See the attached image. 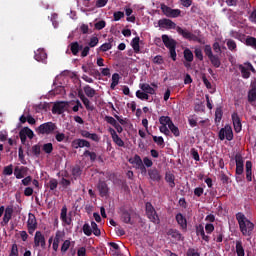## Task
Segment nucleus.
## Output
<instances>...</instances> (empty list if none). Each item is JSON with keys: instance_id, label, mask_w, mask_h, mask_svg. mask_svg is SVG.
I'll return each instance as SVG.
<instances>
[{"instance_id": "f257e3e1", "label": "nucleus", "mask_w": 256, "mask_h": 256, "mask_svg": "<svg viewBox=\"0 0 256 256\" xmlns=\"http://www.w3.org/2000/svg\"><path fill=\"white\" fill-rule=\"evenodd\" d=\"M236 220L238 221L240 232L244 237H251L253 235V229H255V224L251 222L245 214L238 212L236 214Z\"/></svg>"}, {"instance_id": "f03ea898", "label": "nucleus", "mask_w": 256, "mask_h": 256, "mask_svg": "<svg viewBox=\"0 0 256 256\" xmlns=\"http://www.w3.org/2000/svg\"><path fill=\"white\" fill-rule=\"evenodd\" d=\"M145 209L148 219L155 225H159L161 220L159 219V215H157V211L155 210V207H153V204H151V202H147L145 204Z\"/></svg>"}, {"instance_id": "7ed1b4c3", "label": "nucleus", "mask_w": 256, "mask_h": 256, "mask_svg": "<svg viewBox=\"0 0 256 256\" xmlns=\"http://www.w3.org/2000/svg\"><path fill=\"white\" fill-rule=\"evenodd\" d=\"M178 35H181L183 39H187L188 41H196L197 43H200L201 45H205V41H203L201 38H199L197 35L191 33L187 28H177Z\"/></svg>"}, {"instance_id": "20e7f679", "label": "nucleus", "mask_w": 256, "mask_h": 256, "mask_svg": "<svg viewBox=\"0 0 256 256\" xmlns=\"http://www.w3.org/2000/svg\"><path fill=\"white\" fill-rule=\"evenodd\" d=\"M57 129V124L53 122H46L41 124L38 128H36V132L38 135H51L53 131Z\"/></svg>"}, {"instance_id": "39448f33", "label": "nucleus", "mask_w": 256, "mask_h": 256, "mask_svg": "<svg viewBox=\"0 0 256 256\" xmlns=\"http://www.w3.org/2000/svg\"><path fill=\"white\" fill-rule=\"evenodd\" d=\"M233 128L231 125H225V127L221 128L218 132V138L220 141H233Z\"/></svg>"}, {"instance_id": "423d86ee", "label": "nucleus", "mask_w": 256, "mask_h": 256, "mask_svg": "<svg viewBox=\"0 0 256 256\" xmlns=\"http://www.w3.org/2000/svg\"><path fill=\"white\" fill-rule=\"evenodd\" d=\"M160 9L162 13H164V15L170 19H176V17L181 16V10L173 9L165 4H161Z\"/></svg>"}, {"instance_id": "0eeeda50", "label": "nucleus", "mask_w": 256, "mask_h": 256, "mask_svg": "<svg viewBox=\"0 0 256 256\" xmlns=\"http://www.w3.org/2000/svg\"><path fill=\"white\" fill-rule=\"evenodd\" d=\"M34 247H41V249H47V241L45 235L41 231H36L34 235Z\"/></svg>"}, {"instance_id": "6e6552de", "label": "nucleus", "mask_w": 256, "mask_h": 256, "mask_svg": "<svg viewBox=\"0 0 256 256\" xmlns=\"http://www.w3.org/2000/svg\"><path fill=\"white\" fill-rule=\"evenodd\" d=\"M19 137L22 145H25V143H27V137L28 139H33L35 137V133L29 127H24L20 130Z\"/></svg>"}, {"instance_id": "1a4fd4ad", "label": "nucleus", "mask_w": 256, "mask_h": 256, "mask_svg": "<svg viewBox=\"0 0 256 256\" xmlns=\"http://www.w3.org/2000/svg\"><path fill=\"white\" fill-rule=\"evenodd\" d=\"M27 229L29 235H33V233H35V231L37 230V218L33 213L28 214Z\"/></svg>"}, {"instance_id": "9d476101", "label": "nucleus", "mask_w": 256, "mask_h": 256, "mask_svg": "<svg viewBox=\"0 0 256 256\" xmlns=\"http://www.w3.org/2000/svg\"><path fill=\"white\" fill-rule=\"evenodd\" d=\"M159 27L162 29H181L180 26H177L175 22H173L171 19L163 18L158 21Z\"/></svg>"}, {"instance_id": "9b49d317", "label": "nucleus", "mask_w": 256, "mask_h": 256, "mask_svg": "<svg viewBox=\"0 0 256 256\" xmlns=\"http://www.w3.org/2000/svg\"><path fill=\"white\" fill-rule=\"evenodd\" d=\"M71 147L73 149H83V147H86L87 149H89L91 147V142L85 140V139H74L71 143Z\"/></svg>"}, {"instance_id": "f8f14e48", "label": "nucleus", "mask_w": 256, "mask_h": 256, "mask_svg": "<svg viewBox=\"0 0 256 256\" xmlns=\"http://www.w3.org/2000/svg\"><path fill=\"white\" fill-rule=\"evenodd\" d=\"M231 117L235 133H241V131L243 130V124L241 123V118L239 117V114L237 112H234Z\"/></svg>"}, {"instance_id": "ddd939ff", "label": "nucleus", "mask_w": 256, "mask_h": 256, "mask_svg": "<svg viewBox=\"0 0 256 256\" xmlns=\"http://www.w3.org/2000/svg\"><path fill=\"white\" fill-rule=\"evenodd\" d=\"M67 105V102H56L52 108L53 115H63V113H65V108L67 107Z\"/></svg>"}, {"instance_id": "4468645a", "label": "nucleus", "mask_w": 256, "mask_h": 256, "mask_svg": "<svg viewBox=\"0 0 256 256\" xmlns=\"http://www.w3.org/2000/svg\"><path fill=\"white\" fill-rule=\"evenodd\" d=\"M80 134L81 137H84V139H90V141H94L95 143H99V141H101V137H99V134L97 133H91L87 130H81Z\"/></svg>"}, {"instance_id": "2eb2a0df", "label": "nucleus", "mask_w": 256, "mask_h": 256, "mask_svg": "<svg viewBox=\"0 0 256 256\" xmlns=\"http://www.w3.org/2000/svg\"><path fill=\"white\" fill-rule=\"evenodd\" d=\"M111 137H112V141L118 146V147H125V142L123 141V139H121V137H119V135L117 134V131H115V129L113 128H109L108 129Z\"/></svg>"}, {"instance_id": "dca6fc26", "label": "nucleus", "mask_w": 256, "mask_h": 256, "mask_svg": "<svg viewBox=\"0 0 256 256\" xmlns=\"http://www.w3.org/2000/svg\"><path fill=\"white\" fill-rule=\"evenodd\" d=\"M162 42L164 43L166 49H172L173 47H177V41L167 34L162 35Z\"/></svg>"}, {"instance_id": "f3484780", "label": "nucleus", "mask_w": 256, "mask_h": 256, "mask_svg": "<svg viewBox=\"0 0 256 256\" xmlns=\"http://www.w3.org/2000/svg\"><path fill=\"white\" fill-rule=\"evenodd\" d=\"M12 217H13V208L11 206H8L5 209L3 220L1 221L2 227H5V225H9V221H11Z\"/></svg>"}, {"instance_id": "a211bd4d", "label": "nucleus", "mask_w": 256, "mask_h": 256, "mask_svg": "<svg viewBox=\"0 0 256 256\" xmlns=\"http://www.w3.org/2000/svg\"><path fill=\"white\" fill-rule=\"evenodd\" d=\"M175 219L180 226V229L184 232H187V218L183 216L181 213L176 214Z\"/></svg>"}, {"instance_id": "6ab92c4d", "label": "nucleus", "mask_w": 256, "mask_h": 256, "mask_svg": "<svg viewBox=\"0 0 256 256\" xmlns=\"http://www.w3.org/2000/svg\"><path fill=\"white\" fill-rule=\"evenodd\" d=\"M148 175H149V178L151 179V181L159 182V181H161V179H163V177L161 176V172H159V170H157V168L149 169Z\"/></svg>"}, {"instance_id": "aec40b11", "label": "nucleus", "mask_w": 256, "mask_h": 256, "mask_svg": "<svg viewBox=\"0 0 256 256\" xmlns=\"http://www.w3.org/2000/svg\"><path fill=\"white\" fill-rule=\"evenodd\" d=\"M167 235H169V237H172L174 241H183L185 239V237H183V234H181V232H179V230L177 229H169Z\"/></svg>"}, {"instance_id": "412c9836", "label": "nucleus", "mask_w": 256, "mask_h": 256, "mask_svg": "<svg viewBox=\"0 0 256 256\" xmlns=\"http://www.w3.org/2000/svg\"><path fill=\"white\" fill-rule=\"evenodd\" d=\"M98 191L102 197H107V195H109V186H107L106 181H100L98 183Z\"/></svg>"}, {"instance_id": "4be33fe9", "label": "nucleus", "mask_w": 256, "mask_h": 256, "mask_svg": "<svg viewBox=\"0 0 256 256\" xmlns=\"http://www.w3.org/2000/svg\"><path fill=\"white\" fill-rule=\"evenodd\" d=\"M34 59L38 62L45 63L47 61V53L43 49H38L35 52Z\"/></svg>"}, {"instance_id": "5701e85b", "label": "nucleus", "mask_w": 256, "mask_h": 256, "mask_svg": "<svg viewBox=\"0 0 256 256\" xmlns=\"http://www.w3.org/2000/svg\"><path fill=\"white\" fill-rule=\"evenodd\" d=\"M256 101V82L251 83V89L248 91V103H255Z\"/></svg>"}, {"instance_id": "b1692460", "label": "nucleus", "mask_w": 256, "mask_h": 256, "mask_svg": "<svg viewBox=\"0 0 256 256\" xmlns=\"http://www.w3.org/2000/svg\"><path fill=\"white\" fill-rule=\"evenodd\" d=\"M70 51L72 55L77 56L79 55V51L83 50V45L79 44V42L75 41L70 43L69 45Z\"/></svg>"}, {"instance_id": "393cba45", "label": "nucleus", "mask_w": 256, "mask_h": 256, "mask_svg": "<svg viewBox=\"0 0 256 256\" xmlns=\"http://www.w3.org/2000/svg\"><path fill=\"white\" fill-rule=\"evenodd\" d=\"M253 163L251 161H246V179L249 183H251V181H253Z\"/></svg>"}, {"instance_id": "a878e982", "label": "nucleus", "mask_w": 256, "mask_h": 256, "mask_svg": "<svg viewBox=\"0 0 256 256\" xmlns=\"http://www.w3.org/2000/svg\"><path fill=\"white\" fill-rule=\"evenodd\" d=\"M165 181L171 189H175V175L171 172H166Z\"/></svg>"}, {"instance_id": "bb28decb", "label": "nucleus", "mask_w": 256, "mask_h": 256, "mask_svg": "<svg viewBox=\"0 0 256 256\" xmlns=\"http://www.w3.org/2000/svg\"><path fill=\"white\" fill-rule=\"evenodd\" d=\"M121 219H122L123 223H126L127 225H133V222L131 221V211L123 210Z\"/></svg>"}, {"instance_id": "cd10ccee", "label": "nucleus", "mask_w": 256, "mask_h": 256, "mask_svg": "<svg viewBox=\"0 0 256 256\" xmlns=\"http://www.w3.org/2000/svg\"><path fill=\"white\" fill-rule=\"evenodd\" d=\"M60 219L61 221H63V223H66V225H69L71 223V218H67V206L62 207Z\"/></svg>"}, {"instance_id": "c85d7f7f", "label": "nucleus", "mask_w": 256, "mask_h": 256, "mask_svg": "<svg viewBox=\"0 0 256 256\" xmlns=\"http://www.w3.org/2000/svg\"><path fill=\"white\" fill-rule=\"evenodd\" d=\"M140 89H142L146 94L155 95V89L147 83L140 84Z\"/></svg>"}, {"instance_id": "c756f323", "label": "nucleus", "mask_w": 256, "mask_h": 256, "mask_svg": "<svg viewBox=\"0 0 256 256\" xmlns=\"http://www.w3.org/2000/svg\"><path fill=\"white\" fill-rule=\"evenodd\" d=\"M209 61H210L211 65H213V67H215V69H219V67H221V58H219V55H214V56L210 57Z\"/></svg>"}, {"instance_id": "7c9ffc66", "label": "nucleus", "mask_w": 256, "mask_h": 256, "mask_svg": "<svg viewBox=\"0 0 256 256\" xmlns=\"http://www.w3.org/2000/svg\"><path fill=\"white\" fill-rule=\"evenodd\" d=\"M234 160L236 163V167H245V160L243 159L241 153H236L234 156Z\"/></svg>"}, {"instance_id": "2f4dec72", "label": "nucleus", "mask_w": 256, "mask_h": 256, "mask_svg": "<svg viewBox=\"0 0 256 256\" xmlns=\"http://www.w3.org/2000/svg\"><path fill=\"white\" fill-rule=\"evenodd\" d=\"M83 157H89L91 163H95L97 161V153L90 150H85L83 153Z\"/></svg>"}, {"instance_id": "473e14b6", "label": "nucleus", "mask_w": 256, "mask_h": 256, "mask_svg": "<svg viewBox=\"0 0 256 256\" xmlns=\"http://www.w3.org/2000/svg\"><path fill=\"white\" fill-rule=\"evenodd\" d=\"M159 123L161 126L168 125V127H169L171 124H173V120H171V117H169V116H161L159 118Z\"/></svg>"}, {"instance_id": "72a5a7b5", "label": "nucleus", "mask_w": 256, "mask_h": 256, "mask_svg": "<svg viewBox=\"0 0 256 256\" xmlns=\"http://www.w3.org/2000/svg\"><path fill=\"white\" fill-rule=\"evenodd\" d=\"M236 253L238 256H245V249L243 248V242H241V240L236 241Z\"/></svg>"}, {"instance_id": "f704fd0d", "label": "nucleus", "mask_w": 256, "mask_h": 256, "mask_svg": "<svg viewBox=\"0 0 256 256\" xmlns=\"http://www.w3.org/2000/svg\"><path fill=\"white\" fill-rule=\"evenodd\" d=\"M184 59L185 61H187V63H193V52L189 48H186L184 50Z\"/></svg>"}, {"instance_id": "c9c22d12", "label": "nucleus", "mask_w": 256, "mask_h": 256, "mask_svg": "<svg viewBox=\"0 0 256 256\" xmlns=\"http://www.w3.org/2000/svg\"><path fill=\"white\" fill-rule=\"evenodd\" d=\"M140 38L137 36L132 39L131 45L134 50V53H139L141 51V47L139 46Z\"/></svg>"}, {"instance_id": "e433bc0d", "label": "nucleus", "mask_w": 256, "mask_h": 256, "mask_svg": "<svg viewBox=\"0 0 256 256\" xmlns=\"http://www.w3.org/2000/svg\"><path fill=\"white\" fill-rule=\"evenodd\" d=\"M152 139L158 147H161L162 149L165 147V139H163V136H152Z\"/></svg>"}, {"instance_id": "4c0bfd02", "label": "nucleus", "mask_w": 256, "mask_h": 256, "mask_svg": "<svg viewBox=\"0 0 256 256\" xmlns=\"http://www.w3.org/2000/svg\"><path fill=\"white\" fill-rule=\"evenodd\" d=\"M84 93L87 97H89L91 99V98H93L94 95H96L97 92L95 91V89L91 88V86L86 85L84 87Z\"/></svg>"}, {"instance_id": "58836bf2", "label": "nucleus", "mask_w": 256, "mask_h": 256, "mask_svg": "<svg viewBox=\"0 0 256 256\" xmlns=\"http://www.w3.org/2000/svg\"><path fill=\"white\" fill-rule=\"evenodd\" d=\"M119 79H120L119 73H114L112 75V82L110 84V89H115V87L119 85Z\"/></svg>"}, {"instance_id": "ea45409f", "label": "nucleus", "mask_w": 256, "mask_h": 256, "mask_svg": "<svg viewBox=\"0 0 256 256\" xmlns=\"http://www.w3.org/2000/svg\"><path fill=\"white\" fill-rule=\"evenodd\" d=\"M82 173H83V170H81V166L76 165L72 168V175H73L74 179L81 177Z\"/></svg>"}, {"instance_id": "a19ab883", "label": "nucleus", "mask_w": 256, "mask_h": 256, "mask_svg": "<svg viewBox=\"0 0 256 256\" xmlns=\"http://www.w3.org/2000/svg\"><path fill=\"white\" fill-rule=\"evenodd\" d=\"M168 129H170L174 137H179L181 135V132L179 131V127H177L173 122L171 125L168 126Z\"/></svg>"}, {"instance_id": "79ce46f5", "label": "nucleus", "mask_w": 256, "mask_h": 256, "mask_svg": "<svg viewBox=\"0 0 256 256\" xmlns=\"http://www.w3.org/2000/svg\"><path fill=\"white\" fill-rule=\"evenodd\" d=\"M136 97L141 99V101H149V94L147 92H143L141 90L136 91Z\"/></svg>"}, {"instance_id": "37998d69", "label": "nucleus", "mask_w": 256, "mask_h": 256, "mask_svg": "<svg viewBox=\"0 0 256 256\" xmlns=\"http://www.w3.org/2000/svg\"><path fill=\"white\" fill-rule=\"evenodd\" d=\"M42 151L46 153L47 155H51L53 153V143L49 142L42 146Z\"/></svg>"}, {"instance_id": "c03bdc74", "label": "nucleus", "mask_w": 256, "mask_h": 256, "mask_svg": "<svg viewBox=\"0 0 256 256\" xmlns=\"http://www.w3.org/2000/svg\"><path fill=\"white\" fill-rule=\"evenodd\" d=\"M58 185H59V182L57 181V179L52 178L49 180L47 187L50 189V191H55Z\"/></svg>"}, {"instance_id": "a18cd8bd", "label": "nucleus", "mask_w": 256, "mask_h": 256, "mask_svg": "<svg viewBox=\"0 0 256 256\" xmlns=\"http://www.w3.org/2000/svg\"><path fill=\"white\" fill-rule=\"evenodd\" d=\"M91 229H92V233L96 236L99 237L101 236V230L99 229V226L97 225V223H95V221L91 222Z\"/></svg>"}, {"instance_id": "49530a36", "label": "nucleus", "mask_w": 256, "mask_h": 256, "mask_svg": "<svg viewBox=\"0 0 256 256\" xmlns=\"http://www.w3.org/2000/svg\"><path fill=\"white\" fill-rule=\"evenodd\" d=\"M239 69L241 71L243 79H249V77H251V72H249V69H247L243 65H240Z\"/></svg>"}, {"instance_id": "de8ad7c7", "label": "nucleus", "mask_w": 256, "mask_h": 256, "mask_svg": "<svg viewBox=\"0 0 256 256\" xmlns=\"http://www.w3.org/2000/svg\"><path fill=\"white\" fill-rule=\"evenodd\" d=\"M82 231H83L84 235H86L87 237H91V235H93V230H92L91 226L87 223H85L83 225Z\"/></svg>"}, {"instance_id": "09e8293b", "label": "nucleus", "mask_w": 256, "mask_h": 256, "mask_svg": "<svg viewBox=\"0 0 256 256\" xmlns=\"http://www.w3.org/2000/svg\"><path fill=\"white\" fill-rule=\"evenodd\" d=\"M246 45L248 47H253V49H256V38L253 36H249L246 38Z\"/></svg>"}, {"instance_id": "8fccbe9b", "label": "nucleus", "mask_w": 256, "mask_h": 256, "mask_svg": "<svg viewBox=\"0 0 256 256\" xmlns=\"http://www.w3.org/2000/svg\"><path fill=\"white\" fill-rule=\"evenodd\" d=\"M221 119H223V110L221 108H216L215 122L216 123H221Z\"/></svg>"}, {"instance_id": "3c124183", "label": "nucleus", "mask_w": 256, "mask_h": 256, "mask_svg": "<svg viewBox=\"0 0 256 256\" xmlns=\"http://www.w3.org/2000/svg\"><path fill=\"white\" fill-rule=\"evenodd\" d=\"M204 53L206 57H208V59H210V57H213L215 55L213 54V48H211V45L204 46Z\"/></svg>"}, {"instance_id": "603ef678", "label": "nucleus", "mask_w": 256, "mask_h": 256, "mask_svg": "<svg viewBox=\"0 0 256 256\" xmlns=\"http://www.w3.org/2000/svg\"><path fill=\"white\" fill-rule=\"evenodd\" d=\"M82 103L84 104L87 111H94L95 110V106L91 105V101H89L88 98H84Z\"/></svg>"}, {"instance_id": "864d4df0", "label": "nucleus", "mask_w": 256, "mask_h": 256, "mask_svg": "<svg viewBox=\"0 0 256 256\" xmlns=\"http://www.w3.org/2000/svg\"><path fill=\"white\" fill-rule=\"evenodd\" d=\"M69 247H71V241L65 240L61 246V253H67V251H69Z\"/></svg>"}, {"instance_id": "5fc2aeb1", "label": "nucleus", "mask_w": 256, "mask_h": 256, "mask_svg": "<svg viewBox=\"0 0 256 256\" xmlns=\"http://www.w3.org/2000/svg\"><path fill=\"white\" fill-rule=\"evenodd\" d=\"M226 45L230 51H235V49H237V43H235V40H227Z\"/></svg>"}, {"instance_id": "6e6d98bb", "label": "nucleus", "mask_w": 256, "mask_h": 256, "mask_svg": "<svg viewBox=\"0 0 256 256\" xmlns=\"http://www.w3.org/2000/svg\"><path fill=\"white\" fill-rule=\"evenodd\" d=\"M3 175H7V176L13 175V164H10L4 167Z\"/></svg>"}, {"instance_id": "4d7b16f0", "label": "nucleus", "mask_w": 256, "mask_h": 256, "mask_svg": "<svg viewBox=\"0 0 256 256\" xmlns=\"http://www.w3.org/2000/svg\"><path fill=\"white\" fill-rule=\"evenodd\" d=\"M112 48H113V45L111 44V42H109V43H104V44H102V45L99 47L100 51H102L103 53L109 51V50L112 49Z\"/></svg>"}, {"instance_id": "13d9d810", "label": "nucleus", "mask_w": 256, "mask_h": 256, "mask_svg": "<svg viewBox=\"0 0 256 256\" xmlns=\"http://www.w3.org/2000/svg\"><path fill=\"white\" fill-rule=\"evenodd\" d=\"M214 241H216V243H223V232L222 231H216V234H214Z\"/></svg>"}, {"instance_id": "bf43d9fd", "label": "nucleus", "mask_w": 256, "mask_h": 256, "mask_svg": "<svg viewBox=\"0 0 256 256\" xmlns=\"http://www.w3.org/2000/svg\"><path fill=\"white\" fill-rule=\"evenodd\" d=\"M55 139L58 143H63V140L66 139L65 133L56 131Z\"/></svg>"}, {"instance_id": "052dcab7", "label": "nucleus", "mask_w": 256, "mask_h": 256, "mask_svg": "<svg viewBox=\"0 0 256 256\" xmlns=\"http://www.w3.org/2000/svg\"><path fill=\"white\" fill-rule=\"evenodd\" d=\"M194 55L199 61H203V50L201 48H195Z\"/></svg>"}, {"instance_id": "680f3d73", "label": "nucleus", "mask_w": 256, "mask_h": 256, "mask_svg": "<svg viewBox=\"0 0 256 256\" xmlns=\"http://www.w3.org/2000/svg\"><path fill=\"white\" fill-rule=\"evenodd\" d=\"M194 111L196 113H201V112L205 111V105H203L202 102L196 103L195 106H194Z\"/></svg>"}, {"instance_id": "e2e57ef3", "label": "nucleus", "mask_w": 256, "mask_h": 256, "mask_svg": "<svg viewBox=\"0 0 256 256\" xmlns=\"http://www.w3.org/2000/svg\"><path fill=\"white\" fill-rule=\"evenodd\" d=\"M190 154H191L192 158L194 159V161H200L201 160V158L199 157V152L197 151V149L192 148L190 150Z\"/></svg>"}, {"instance_id": "0e129e2a", "label": "nucleus", "mask_w": 256, "mask_h": 256, "mask_svg": "<svg viewBox=\"0 0 256 256\" xmlns=\"http://www.w3.org/2000/svg\"><path fill=\"white\" fill-rule=\"evenodd\" d=\"M32 153L35 157H39V155H41V146L37 144L32 146Z\"/></svg>"}, {"instance_id": "69168bd1", "label": "nucleus", "mask_w": 256, "mask_h": 256, "mask_svg": "<svg viewBox=\"0 0 256 256\" xmlns=\"http://www.w3.org/2000/svg\"><path fill=\"white\" fill-rule=\"evenodd\" d=\"M9 256H19V248L17 244H13Z\"/></svg>"}, {"instance_id": "338daca9", "label": "nucleus", "mask_w": 256, "mask_h": 256, "mask_svg": "<svg viewBox=\"0 0 256 256\" xmlns=\"http://www.w3.org/2000/svg\"><path fill=\"white\" fill-rule=\"evenodd\" d=\"M113 17H114V21H121V19L125 17V13L121 11H117V12H114Z\"/></svg>"}, {"instance_id": "774afa93", "label": "nucleus", "mask_w": 256, "mask_h": 256, "mask_svg": "<svg viewBox=\"0 0 256 256\" xmlns=\"http://www.w3.org/2000/svg\"><path fill=\"white\" fill-rule=\"evenodd\" d=\"M160 133H163L166 137H169L171 135L170 129L167 128V126H160L159 127Z\"/></svg>"}]
</instances>
